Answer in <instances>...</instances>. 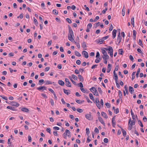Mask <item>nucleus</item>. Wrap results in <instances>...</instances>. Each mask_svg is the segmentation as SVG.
<instances>
[{
  "label": "nucleus",
  "instance_id": "nucleus-10",
  "mask_svg": "<svg viewBox=\"0 0 147 147\" xmlns=\"http://www.w3.org/2000/svg\"><path fill=\"white\" fill-rule=\"evenodd\" d=\"M11 105L12 106H16L17 107L19 105V104L16 102L12 101L11 102Z\"/></svg>",
  "mask_w": 147,
  "mask_h": 147
},
{
  "label": "nucleus",
  "instance_id": "nucleus-49",
  "mask_svg": "<svg viewBox=\"0 0 147 147\" xmlns=\"http://www.w3.org/2000/svg\"><path fill=\"white\" fill-rule=\"evenodd\" d=\"M119 112V110L118 108H117L115 110L114 113L115 114H117Z\"/></svg>",
  "mask_w": 147,
  "mask_h": 147
},
{
  "label": "nucleus",
  "instance_id": "nucleus-58",
  "mask_svg": "<svg viewBox=\"0 0 147 147\" xmlns=\"http://www.w3.org/2000/svg\"><path fill=\"white\" fill-rule=\"evenodd\" d=\"M106 106H107V107L108 108H110L111 107V105L109 103H107L105 104Z\"/></svg>",
  "mask_w": 147,
  "mask_h": 147
},
{
  "label": "nucleus",
  "instance_id": "nucleus-4",
  "mask_svg": "<svg viewBox=\"0 0 147 147\" xmlns=\"http://www.w3.org/2000/svg\"><path fill=\"white\" fill-rule=\"evenodd\" d=\"M102 57L103 59L104 60V63L105 64H107V59H109V57L108 55H106L105 56H102Z\"/></svg>",
  "mask_w": 147,
  "mask_h": 147
},
{
  "label": "nucleus",
  "instance_id": "nucleus-21",
  "mask_svg": "<svg viewBox=\"0 0 147 147\" xmlns=\"http://www.w3.org/2000/svg\"><path fill=\"white\" fill-rule=\"evenodd\" d=\"M80 90L81 91L84 93H88V91L86 89H85L83 88H81Z\"/></svg>",
  "mask_w": 147,
  "mask_h": 147
},
{
  "label": "nucleus",
  "instance_id": "nucleus-18",
  "mask_svg": "<svg viewBox=\"0 0 147 147\" xmlns=\"http://www.w3.org/2000/svg\"><path fill=\"white\" fill-rule=\"evenodd\" d=\"M105 50H105L103 49H101L102 53L103 55V56H106V55H108L107 54V52H106V51Z\"/></svg>",
  "mask_w": 147,
  "mask_h": 147
},
{
  "label": "nucleus",
  "instance_id": "nucleus-7",
  "mask_svg": "<svg viewBox=\"0 0 147 147\" xmlns=\"http://www.w3.org/2000/svg\"><path fill=\"white\" fill-rule=\"evenodd\" d=\"M86 118L89 120H91L93 118L91 117V114H87L85 115Z\"/></svg>",
  "mask_w": 147,
  "mask_h": 147
},
{
  "label": "nucleus",
  "instance_id": "nucleus-63",
  "mask_svg": "<svg viewBox=\"0 0 147 147\" xmlns=\"http://www.w3.org/2000/svg\"><path fill=\"white\" fill-rule=\"evenodd\" d=\"M99 18V17L98 16H96V17L95 19L94 20V22H96V21L98 20Z\"/></svg>",
  "mask_w": 147,
  "mask_h": 147
},
{
  "label": "nucleus",
  "instance_id": "nucleus-30",
  "mask_svg": "<svg viewBox=\"0 0 147 147\" xmlns=\"http://www.w3.org/2000/svg\"><path fill=\"white\" fill-rule=\"evenodd\" d=\"M118 52L119 54L121 55H123V53L124 52L122 49H119Z\"/></svg>",
  "mask_w": 147,
  "mask_h": 147
},
{
  "label": "nucleus",
  "instance_id": "nucleus-29",
  "mask_svg": "<svg viewBox=\"0 0 147 147\" xmlns=\"http://www.w3.org/2000/svg\"><path fill=\"white\" fill-rule=\"evenodd\" d=\"M118 93H119V99H121V98H122V92L121 91L119 90Z\"/></svg>",
  "mask_w": 147,
  "mask_h": 147
},
{
  "label": "nucleus",
  "instance_id": "nucleus-44",
  "mask_svg": "<svg viewBox=\"0 0 147 147\" xmlns=\"http://www.w3.org/2000/svg\"><path fill=\"white\" fill-rule=\"evenodd\" d=\"M72 77L74 80H77L78 77L75 75L72 74Z\"/></svg>",
  "mask_w": 147,
  "mask_h": 147
},
{
  "label": "nucleus",
  "instance_id": "nucleus-1",
  "mask_svg": "<svg viewBox=\"0 0 147 147\" xmlns=\"http://www.w3.org/2000/svg\"><path fill=\"white\" fill-rule=\"evenodd\" d=\"M69 33L68 35V39L72 42H74L76 43L77 47L78 49L80 48V46L79 42H75L74 39L73 37H74V32L72 31L71 27L69 26Z\"/></svg>",
  "mask_w": 147,
  "mask_h": 147
},
{
  "label": "nucleus",
  "instance_id": "nucleus-17",
  "mask_svg": "<svg viewBox=\"0 0 147 147\" xmlns=\"http://www.w3.org/2000/svg\"><path fill=\"white\" fill-rule=\"evenodd\" d=\"M21 110H22V111L26 113L28 112L29 111L28 109L24 107L22 108H21Z\"/></svg>",
  "mask_w": 147,
  "mask_h": 147
},
{
  "label": "nucleus",
  "instance_id": "nucleus-50",
  "mask_svg": "<svg viewBox=\"0 0 147 147\" xmlns=\"http://www.w3.org/2000/svg\"><path fill=\"white\" fill-rule=\"evenodd\" d=\"M50 103H51V104L52 106H53L54 105V102L53 100L52 99H51L50 101Z\"/></svg>",
  "mask_w": 147,
  "mask_h": 147
},
{
  "label": "nucleus",
  "instance_id": "nucleus-22",
  "mask_svg": "<svg viewBox=\"0 0 147 147\" xmlns=\"http://www.w3.org/2000/svg\"><path fill=\"white\" fill-rule=\"evenodd\" d=\"M46 87L45 86H40L37 88V89L39 90H44L46 89Z\"/></svg>",
  "mask_w": 147,
  "mask_h": 147
},
{
  "label": "nucleus",
  "instance_id": "nucleus-16",
  "mask_svg": "<svg viewBox=\"0 0 147 147\" xmlns=\"http://www.w3.org/2000/svg\"><path fill=\"white\" fill-rule=\"evenodd\" d=\"M63 91L64 93L65 94H67V95H68L69 94H70V91L69 90H67L65 89H64Z\"/></svg>",
  "mask_w": 147,
  "mask_h": 147
},
{
  "label": "nucleus",
  "instance_id": "nucleus-40",
  "mask_svg": "<svg viewBox=\"0 0 147 147\" xmlns=\"http://www.w3.org/2000/svg\"><path fill=\"white\" fill-rule=\"evenodd\" d=\"M96 105L97 106V107H98V108L99 109H100V108L101 107V106L100 105V102H97L96 103Z\"/></svg>",
  "mask_w": 147,
  "mask_h": 147
},
{
  "label": "nucleus",
  "instance_id": "nucleus-31",
  "mask_svg": "<svg viewBox=\"0 0 147 147\" xmlns=\"http://www.w3.org/2000/svg\"><path fill=\"white\" fill-rule=\"evenodd\" d=\"M124 88H125V91L126 92V94H129V92H128V88H127V86L126 85L125 86Z\"/></svg>",
  "mask_w": 147,
  "mask_h": 147
},
{
  "label": "nucleus",
  "instance_id": "nucleus-9",
  "mask_svg": "<svg viewBox=\"0 0 147 147\" xmlns=\"http://www.w3.org/2000/svg\"><path fill=\"white\" fill-rule=\"evenodd\" d=\"M135 121L136 120H133L131 121V119L130 118L129 120V124L131 122L130 125H131L132 126L135 125Z\"/></svg>",
  "mask_w": 147,
  "mask_h": 147
},
{
  "label": "nucleus",
  "instance_id": "nucleus-23",
  "mask_svg": "<svg viewBox=\"0 0 147 147\" xmlns=\"http://www.w3.org/2000/svg\"><path fill=\"white\" fill-rule=\"evenodd\" d=\"M78 77L80 81H81L82 82H83L84 81V78L83 77L80 75H78Z\"/></svg>",
  "mask_w": 147,
  "mask_h": 147
},
{
  "label": "nucleus",
  "instance_id": "nucleus-59",
  "mask_svg": "<svg viewBox=\"0 0 147 147\" xmlns=\"http://www.w3.org/2000/svg\"><path fill=\"white\" fill-rule=\"evenodd\" d=\"M81 61L79 60H78L76 61V63L78 65H80L81 64Z\"/></svg>",
  "mask_w": 147,
  "mask_h": 147
},
{
  "label": "nucleus",
  "instance_id": "nucleus-42",
  "mask_svg": "<svg viewBox=\"0 0 147 147\" xmlns=\"http://www.w3.org/2000/svg\"><path fill=\"white\" fill-rule=\"evenodd\" d=\"M52 40H51L50 41H49L47 44V46L48 47H49L52 44Z\"/></svg>",
  "mask_w": 147,
  "mask_h": 147
},
{
  "label": "nucleus",
  "instance_id": "nucleus-27",
  "mask_svg": "<svg viewBox=\"0 0 147 147\" xmlns=\"http://www.w3.org/2000/svg\"><path fill=\"white\" fill-rule=\"evenodd\" d=\"M44 82V80L43 79L39 80L38 84L40 85H41Z\"/></svg>",
  "mask_w": 147,
  "mask_h": 147
},
{
  "label": "nucleus",
  "instance_id": "nucleus-12",
  "mask_svg": "<svg viewBox=\"0 0 147 147\" xmlns=\"http://www.w3.org/2000/svg\"><path fill=\"white\" fill-rule=\"evenodd\" d=\"M93 89H94L95 90H94L95 91L94 92V94L96 96H98V92L97 90L96 89V88L94 87H92L91 88V89L92 90Z\"/></svg>",
  "mask_w": 147,
  "mask_h": 147
},
{
  "label": "nucleus",
  "instance_id": "nucleus-60",
  "mask_svg": "<svg viewBox=\"0 0 147 147\" xmlns=\"http://www.w3.org/2000/svg\"><path fill=\"white\" fill-rule=\"evenodd\" d=\"M78 85H79V86L81 88H82L83 87V84L82 82H80L78 84Z\"/></svg>",
  "mask_w": 147,
  "mask_h": 147
},
{
  "label": "nucleus",
  "instance_id": "nucleus-6",
  "mask_svg": "<svg viewBox=\"0 0 147 147\" xmlns=\"http://www.w3.org/2000/svg\"><path fill=\"white\" fill-rule=\"evenodd\" d=\"M122 39V37L120 35V32L119 33V34L117 36V42H118V43L117 44V45H119L120 42H121Z\"/></svg>",
  "mask_w": 147,
  "mask_h": 147
},
{
  "label": "nucleus",
  "instance_id": "nucleus-48",
  "mask_svg": "<svg viewBox=\"0 0 147 147\" xmlns=\"http://www.w3.org/2000/svg\"><path fill=\"white\" fill-rule=\"evenodd\" d=\"M86 133L87 135H88L90 133L89 129L88 128H86Z\"/></svg>",
  "mask_w": 147,
  "mask_h": 147
},
{
  "label": "nucleus",
  "instance_id": "nucleus-28",
  "mask_svg": "<svg viewBox=\"0 0 147 147\" xmlns=\"http://www.w3.org/2000/svg\"><path fill=\"white\" fill-rule=\"evenodd\" d=\"M138 44L142 47H143V45L142 42V41L141 39H139L138 41Z\"/></svg>",
  "mask_w": 147,
  "mask_h": 147
},
{
  "label": "nucleus",
  "instance_id": "nucleus-15",
  "mask_svg": "<svg viewBox=\"0 0 147 147\" xmlns=\"http://www.w3.org/2000/svg\"><path fill=\"white\" fill-rule=\"evenodd\" d=\"M101 115L103 117L106 119H107L108 118L107 114L104 112H101Z\"/></svg>",
  "mask_w": 147,
  "mask_h": 147
},
{
  "label": "nucleus",
  "instance_id": "nucleus-34",
  "mask_svg": "<svg viewBox=\"0 0 147 147\" xmlns=\"http://www.w3.org/2000/svg\"><path fill=\"white\" fill-rule=\"evenodd\" d=\"M135 73H136V72H134L132 73V78H131V80H134V79L135 78Z\"/></svg>",
  "mask_w": 147,
  "mask_h": 147
},
{
  "label": "nucleus",
  "instance_id": "nucleus-13",
  "mask_svg": "<svg viewBox=\"0 0 147 147\" xmlns=\"http://www.w3.org/2000/svg\"><path fill=\"white\" fill-rule=\"evenodd\" d=\"M117 32V30L114 29L112 32L113 38L114 39L116 37Z\"/></svg>",
  "mask_w": 147,
  "mask_h": 147
},
{
  "label": "nucleus",
  "instance_id": "nucleus-53",
  "mask_svg": "<svg viewBox=\"0 0 147 147\" xmlns=\"http://www.w3.org/2000/svg\"><path fill=\"white\" fill-rule=\"evenodd\" d=\"M94 131L97 134H98L99 133V131L97 127H96L95 128Z\"/></svg>",
  "mask_w": 147,
  "mask_h": 147
},
{
  "label": "nucleus",
  "instance_id": "nucleus-14",
  "mask_svg": "<svg viewBox=\"0 0 147 147\" xmlns=\"http://www.w3.org/2000/svg\"><path fill=\"white\" fill-rule=\"evenodd\" d=\"M113 76L115 77V81H118V76L117 74L115 71H113Z\"/></svg>",
  "mask_w": 147,
  "mask_h": 147
},
{
  "label": "nucleus",
  "instance_id": "nucleus-37",
  "mask_svg": "<svg viewBox=\"0 0 147 147\" xmlns=\"http://www.w3.org/2000/svg\"><path fill=\"white\" fill-rule=\"evenodd\" d=\"M89 96L90 99L92 100H94V98L93 96V95L91 93L89 94Z\"/></svg>",
  "mask_w": 147,
  "mask_h": 147
},
{
  "label": "nucleus",
  "instance_id": "nucleus-26",
  "mask_svg": "<svg viewBox=\"0 0 147 147\" xmlns=\"http://www.w3.org/2000/svg\"><path fill=\"white\" fill-rule=\"evenodd\" d=\"M140 71V68H138V69L137 71V73L136 75V77L137 78H138L139 76V74Z\"/></svg>",
  "mask_w": 147,
  "mask_h": 147
},
{
  "label": "nucleus",
  "instance_id": "nucleus-8",
  "mask_svg": "<svg viewBox=\"0 0 147 147\" xmlns=\"http://www.w3.org/2000/svg\"><path fill=\"white\" fill-rule=\"evenodd\" d=\"M82 54L84 55V56L86 58H88V53L85 51H83L82 52Z\"/></svg>",
  "mask_w": 147,
  "mask_h": 147
},
{
  "label": "nucleus",
  "instance_id": "nucleus-57",
  "mask_svg": "<svg viewBox=\"0 0 147 147\" xmlns=\"http://www.w3.org/2000/svg\"><path fill=\"white\" fill-rule=\"evenodd\" d=\"M0 96L2 97V98L4 100H7L8 99V98L7 97L1 95H0Z\"/></svg>",
  "mask_w": 147,
  "mask_h": 147
},
{
  "label": "nucleus",
  "instance_id": "nucleus-2",
  "mask_svg": "<svg viewBox=\"0 0 147 147\" xmlns=\"http://www.w3.org/2000/svg\"><path fill=\"white\" fill-rule=\"evenodd\" d=\"M65 85L67 87H71V83L69 81V80L67 78L65 79Z\"/></svg>",
  "mask_w": 147,
  "mask_h": 147
},
{
  "label": "nucleus",
  "instance_id": "nucleus-20",
  "mask_svg": "<svg viewBox=\"0 0 147 147\" xmlns=\"http://www.w3.org/2000/svg\"><path fill=\"white\" fill-rule=\"evenodd\" d=\"M129 92L131 94H132L134 91V88L131 86L129 87Z\"/></svg>",
  "mask_w": 147,
  "mask_h": 147
},
{
  "label": "nucleus",
  "instance_id": "nucleus-35",
  "mask_svg": "<svg viewBox=\"0 0 147 147\" xmlns=\"http://www.w3.org/2000/svg\"><path fill=\"white\" fill-rule=\"evenodd\" d=\"M136 32L135 30H134L133 31V37H134V38L135 40L136 39Z\"/></svg>",
  "mask_w": 147,
  "mask_h": 147
},
{
  "label": "nucleus",
  "instance_id": "nucleus-19",
  "mask_svg": "<svg viewBox=\"0 0 147 147\" xmlns=\"http://www.w3.org/2000/svg\"><path fill=\"white\" fill-rule=\"evenodd\" d=\"M58 83L59 85L62 86H63L65 84L64 82L61 80H59L58 81Z\"/></svg>",
  "mask_w": 147,
  "mask_h": 147
},
{
  "label": "nucleus",
  "instance_id": "nucleus-56",
  "mask_svg": "<svg viewBox=\"0 0 147 147\" xmlns=\"http://www.w3.org/2000/svg\"><path fill=\"white\" fill-rule=\"evenodd\" d=\"M41 95L42 97H43L46 99L47 98L46 95L45 94H42Z\"/></svg>",
  "mask_w": 147,
  "mask_h": 147
},
{
  "label": "nucleus",
  "instance_id": "nucleus-36",
  "mask_svg": "<svg viewBox=\"0 0 147 147\" xmlns=\"http://www.w3.org/2000/svg\"><path fill=\"white\" fill-rule=\"evenodd\" d=\"M76 102L77 103L81 104L82 103V102H84V101L83 100L82 101L80 100H76Z\"/></svg>",
  "mask_w": 147,
  "mask_h": 147
},
{
  "label": "nucleus",
  "instance_id": "nucleus-32",
  "mask_svg": "<svg viewBox=\"0 0 147 147\" xmlns=\"http://www.w3.org/2000/svg\"><path fill=\"white\" fill-rule=\"evenodd\" d=\"M75 55H76L78 57H80L81 56V55L77 51H75Z\"/></svg>",
  "mask_w": 147,
  "mask_h": 147
},
{
  "label": "nucleus",
  "instance_id": "nucleus-51",
  "mask_svg": "<svg viewBox=\"0 0 147 147\" xmlns=\"http://www.w3.org/2000/svg\"><path fill=\"white\" fill-rule=\"evenodd\" d=\"M66 20L69 23L71 24V21L69 18H67Z\"/></svg>",
  "mask_w": 147,
  "mask_h": 147
},
{
  "label": "nucleus",
  "instance_id": "nucleus-24",
  "mask_svg": "<svg viewBox=\"0 0 147 147\" xmlns=\"http://www.w3.org/2000/svg\"><path fill=\"white\" fill-rule=\"evenodd\" d=\"M125 6L124 5L123 7V8L122 11V14L123 16H124L125 15Z\"/></svg>",
  "mask_w": 147,
  "mask_h": 147
},
{
  "label": "nucleus",
  "instance_id": "nucleus-5",
  "mask_svg": "<svg viewBox=\"0 0 147 147\" xmlns=\"http://www.w3.org/2000/svg\"><path fill=\"white\" fill-rule=\"evenodd\" d=\"M67 134H70V132L69 130L66 129L65 130V132L63 134L64 138L65 139H67Z\"/></svg>",
  "mask_w": 147,
  "mask_h": 147
},
{
  "label": "nucleus",
  "instance_id": "nucleus-46",
  "mask_svg": "<svg viewBox=\"0 0 147 147\" xmlns=\"http://www.w3.org/2000/svg\"><path fill=\"white\" fill-rule=\"evenodd\" d=\"M115 83L117 88H119L120 87L119 84L118 83V81H115Z\"/></svg>",
  "mask_w": 147,
  "mask_h": 147
},
{
  "label": "nucleus",
  "instance_id": "nucleus-25",
  "mask_svg": "<svg viewBox=\"0 0 147 147\" xmlns=\"http://www.w3.org/2000/svg\"><path fill=\"white\" fill-rule=\"evenodd\" d=\"M7 108L8 109L11 110L13 111H16V108L14 107L8 106L7 107Z\"/></svg>",
  "mask_w": 147,
  "mask_h": 147
},
{
  "label": "nucleus",
  "instance_id": "nucleus-52",
  "mask_svg": "<svg viewBox=\"0 0 147 147\" xmlns=\"http://www.w3.org/2000/svg\"><path fill=\"white\" fill-rule=\"evenodd\" d=\"M48 90H49V91L51 92L53 94H54L55 93V92L54 91V90L53 89H51V88H49L48 89Z\"/></svg>",
  "mask_w": 147,
  "mask_h": 147
},
{
  "label": "nucleus",
  "instance_id": "nucleus-61",
  "mask_svg": "<svg viewBox=\"0 0 147 147\" xmlns=\"http://www.w3.org/2000/svg\"><path fill=\"white\" fill-rule=\"evenodd\" d=\"M113 29V27L112 24L110 26L109 28V30L110 31H111Z\"/></svg>",
  "mask_w": 147,
  "mask_h": 147
},
{
  "label": "nucleus",
  "instance_id": "nucleus-38",
  "mask_svg": "<svg viewBox=\"0 0 147 147\" xmlns=\"http://www.w3.org/2000/svg\"><path fill=\"white\" fill-rule=\"evenodd\" d=\"M53 12L55 15H57L58 14V11L56 9H54L53 11Z\"/></svg>",
  "mask_w": 147,
  "mask_h": 147
},
{
  "label": "nucleus",
  "instance_id": "nucleus-47",
  "mask_svg": "<svg viewBox=\"0 0 147 147\" xmlns=\"http://www.w3.org/2000/svg\"><path fill=\"white\" fill-rule=\"evenodd\" d=\"M52 84V82L49 81H47L46 82V85L51 84Z\"/></svg>",
  "mask_w": 147,
  "mask_h": 147
},
{
  "label": "nucleus",
  "instance_id": "nucleus-39",
  "mask_svg": "<svg viewBox=\"0 0 147 147\" xmlns=\"http://www.w3.org/2000/svg\"><path fill=\"white\" fill-rule=\"evenodd\" d=\"M138 122L139 124L140 125V126L142 127H143V125L142 121L140 120H138Z\"/></svg>",
  "mask_w": 147,
  "mask_h": 147
},
{
  "label": "nucleus",
  "instance_id": "nucleus-11",
  "mask_svg": "<svg viewBox=\"0 0 147 147\" xmlns=\"http://www.w3.org/2000/svg\"><path fill=\"white\" fill-rule=\"evenodd\" d=\"M98 119L99 120V121L103 125H105V123L103 119L100 117H98Z\"/></svg>",
  "mask_w": 147,
  "mask_h": 147
},
{
  "label": "nucleus",
  "instance_id": "nucleus-54",
  "mask_svg": "<svg viewBox=\"0 0 147 147\" xmlns=\"http://www.w3.org/2000/svg\"><path fill=\"white\" fill-rule=\"evenodd\" d=\"M92 25L91 24L89 23L87 25V28H91L92 27Z\"/></svg>",
  "mask_w": 147,
  "mask_h": 147
},
{
  "label": "nucleus",
  "instance_id": "nucleus-45",
  "mask_svg": "<svg viewBox=\"0 0 147 147\" xmlns=\"http://www.w3.org/2000/svg\"><path fill=\"white\" fill-rule=\"evenodd\" d=\"M77 111L80 113H82L83 112V110L81 109L78 108L77 109Z\"/></svg>",
  "mask_w": 147,
  "mask_h": 147
},
{
  "label": "nucleus",
  "instance_id": "nucleus-64",
  "mask_svg": "<svg viewBox=\"0 0 147 147\" xmlns=\"http://www.w3.org/2000/svg\"><path fill=\"white\" fill-rule=\"evenodd\" d=\"M104 142L105 143H107L108 142V140L107 138H105L104 140Z\"/></svg>",
  "mask_w": 147,
  "mask_h": 147
},
{
  "label": "nucleus",
  "instance_id": "nucleus-41",
  "mask_svg": "<svg viewBox=\"0 0 147 147\" xmlns=\"http://www.w3.org/2000/svg\"><path fill=\"white\" fill-rule=\"evenodd\" d=\"M134 17H132L131 19V25H133V24H134Z\"/></svg>",
  "mask_w": 147,
  "mask_h": 147
},
{
  "label": "nucleus",
  "instance_id": "nucleus-55",
  "mask_svg": "<svg viewBox=\"0 0 147 147\" xmlns=\"http://www.w3.org/2000/svg\"><path fill=\"white\" fill-rule=\"evenodd\" d=\"M104 41V40L102 38V39H99V42H100V44H101L103 43Z\"/></svg>",
  "mask_w": 147,
  "mask_h": 147
},
{
  "label": "nucleus",
  "instance_id": "nucleus-43",
  "mask_svg": "<svg viewBox=\"0 0 147 147\" xmlns=\"http://www.w3.org/2000/svg\"><path fill=\"white\" fill-rule=\"evenodd\" d=\"M82 46L83 48H85L86 47V42H83L82 44Z\"/></svg>",
  "mask_w": 147,
  "mask_h": 147
},
{
  "label": "nucleus",
  "instance_id": "nucleus-33",
  "mask_svg": "<svg viewBox=\"0 0 147 147\" xmlns=\"http://www.w3.org/2000/svg\"><path fill=\"white\" fill-rule=\"evenodd\" d=\"M121 130L123 134V136H125L126 135V131L125 130H124L122 128H121Z\"/></svg>",
  "mask_w": 147,
  "mask_h": 147
},
{
  "label": "nucleus",
  "instance_id": "nucleus-62",
  "mask_svg": "<svg viewBox=\"0 0 147 147\" xmlns=\"http://www.w3.org/2000/svg\"><path fill=\"white\" fill-rule=\"evenodd\" d=\"M46 131L50 134H51V129L50 128L48 127L46 129Z\"/></svg>",
  "mask_w": 147,
  "mask_h": 147
},
{
  "label": "nucleus",
  "instance_id": "nucleus-3",
  "mask_svg": "<svg viewBox=\"0 0 147 147\" xmlns=\"http://www.w3.org/2000/svg\"><path fill=\"white\" fill-rule=\"evenodd\" d=\"M106 50L108 51V53L109 54L111 53L112 51V53H113V49L111 47L109 46L107 48H104Z\"/></svg>",
  "mask_w": 147,
  "mask_h": 147
}]
</instances>
